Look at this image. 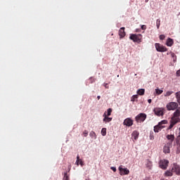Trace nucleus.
Masks as SVG:
<instances>
[{"label":"nucleus","mask_w":180,"mask_h":180,"mask_svg":"<svg viewBox=\"0 0 180 180\" xmlns=\"http://www.w3.org/2000/svg\"><path fill=\"white\" fill-rule=\"evenodd\" d=\"M180 122V107H179L175 112L173 113V116L170 120V125L167 128L168 130H171L176 123Z\"/></svg>","instance_id":"f257e3e1"},{"label":"nucleus","mask_w":180,"mask_h":180,"mask_svg":"<svg viewBox=\"0 0 180 180\" xmlns=\"http://www.w3.org/2000/svg\"><path fill=\"white\" fill-rule=\"evenodd\" d=\"M130 40H132L134 43H141V39H143V35L141 34H131L129 37Z\"/></svg>","instance_id":"f03ea898"},{"label":"nucleus","mask_w":180,"mask_h":180,"mask_svg":"<svg viewBox=\"0 0 180 180\" xmlns=\"http://www.w3.org/2000/svg\"><path fill=\"white\" fill-rule=\"evenodd\" d=\"M146 119H147V115L143 112L139 113L135 117V120L137 123H143Z\"/></svg>","instance_id":"7ed1b4c3"},{"label":"nucleus","mask_w":180,"mask_h":180,"mask_svg":"<svg viewBox=\"0 0 180 180\" xmlns=\"http://www.w3.org/2000/svg\"><path fill=\"white\" fill-rule=\"evenodd\" d=\"M153 112L156 116H164L165 108H155L153 109Z\"/></svg>","instance_id":"20e7f679"},{"label":"nucleus","mask_w":180,"mask_h":180,"mask_svg":"<svg viewBox=\"0 0 180 180\" xmlns=\"http://www.w3.org/2000/svg\"><path fill=\"white\" fill-rule=\"evenodd\" d=\"M167 110H175L178 109V103L176 102H170L166 105Z\"/></svg>","instance_id":"39448f33"},{"label":"nucleus","mask_w":180,"mask_h":180,"mask_svg":"<svg viewBox=\"0 0 180 180\" xmlns=\"http://www.w3.org/2000/svg\"><path fill=\"white\" fill-rule=\"evenodd\" d=\"M172 148V143L171 142H167L165 144L163 147V153L165 154H169L171 153V148Z\"/></svg>","instance_id":"423d86ee"},{"label":"nucleus","mask_w":180,"mask_h":180,"mask_svg":"<svg viewBox=\"0 0 180 180\" xmlns=\"http://www.w3.org/2000/svg\"><path fill=\"white\" fill-rule=\"evenodd\" d=\"M169 164V161H168L167 160L163 159L159 162V167L162 169H167V168H168Z\"/></svg>","instance_id":"0eeeda50"},{"label":"nucleus","mask_w":180,"mask_h":180,"mask_svg":"<svg viewBox=\"0 0 180 180\" xmlns=\"http://www.w3.org/2000/svg\"><path fill=\"white\" fill-rule=\"evenodd\" d=\"M118 169L120 171V175H129L130 174V171L127 168H123L122 165H120Z\"/></svg>","instance_id":"6e6552de"},{"label":"nucleus","mask_w":180,"mask_h":180,"mask_svg":"<svg viewBox=\"0 0 180 180\" xmlns=\"http://www.w3.org/2000/svg\"><path fill=\"white\" fill-rule=\"evenodd\" d=\"M155 46L157 51H159L160 53H164V52L167 51V47H165L158 43H156L155 44Z\"/></svg>","instance_id":"1a4fd4ad"},{"label":"nucleus","mask_w":180,"mask_h":180,"mask_svg":"<svg viewBox=\"0 0 180 180\" xmlns=\"http://www.w3.org/2000/svg\"><path fill=\"white\" fill-rule=\"evenodd\" d=\"M172 172L176 173V175H180V166L174 163L172 167Z\"/></svg>","instance_id":"9d476101"},{"label":"nucleus","mask_w":180,"mask_h":180,"mask_svg":"<svg viewBox=\"0 0 180 180\" xmlns=\"http://www.w3.org/2000/svg\"><path fill=\"white\" fill-rule=\"evenodd\" d=\"M124 124L128 127L133 126V120H131V118L125 119L124 120Z\"/></svg>","instance_id":"9b49d317"},{"label":"nucleus","mask_w":180,"mask_h":180,"mask_svg":"<svg viewBox=\"0 0 180 180\" xmlns=\"http://www.w3.org/2000/svg\"><path fill=\"white\" fill-rule=\"evenodd\" d=\"M124 29H125L124 27H122L119 30L120 39H123V37L126 36V32H124Z\"/></svg>","instance_id":"f8f14e48"},{"label":"nucleus","mask_w":180,"mask_h":180,"mask_svg":"<svg viewBox=\"0 0 180 180\" xmlns=\"http://www.w3.org/2000/svg\"><path fill=\"white\" fill-rule=\"evenodd\" d=\"M164 126H160V124L154 127V131L155 133H158L159 131H161L162 129H164Z\"/></svg>","instance_id":"ddd939ff"},{"label":"nucleus","mask_w":180,"mask_h":180,"mask_svg":"<svg viewBox=\"0 0 180 180\" xmlns=\"http://www.w3.org/2000/svg\"><path fill=\"white\" fill-rule=\"evenodd\" d=\"M166 139L169 141V143H172L175 140V136L174 134H168L166 136Z\"/></svg>","instance_id":"4468645a"},{"label":"nucleus","mask_w":180,"mask_h":180,"mask_svg":"<svg viewBox=\"0 0 180 180\" xmlns=\"http://www.w3.org/2000/svg\"><path fill=\"white\" fill-rule=\"evenodd\" d=\"M76 165L77 166L80 165L81 167H84V162L82 160L79 159V155H77V156Z\"/></svg>","instance_id":"2eb2a0df"},{"label":"nucleus","mask_w":180,"mask_h":180,"mask_svg":"<svg viewBox=\"0 0 180 180\" xmlns=\"http://www.w3.org/2000/svg\"><path fill=\"white\" fill-rule=\"evenodd\" d=\"M146 167L148 168V169H151V168H153V162H151L150 160H146Z\"/></svg>","instance_id":"dca6fc26"},{"label":"nucleus","mask_w":180,"mask_h":180,"mask_svg":"<svg viewBox=\"0 0 180 180\" xmlns=\"http://www.w3.org/2000/svg\"><path fill=\"white\" fill-rule=\"evenodd\" d=\"M103 116L104 117L103 120L104 122L109 123V122H112V117H107L106 112H105Z\"/></svg>","instance_id":"f3484780"},{"label":"nucleus","mask_w":180,"mask_h":180,"mask_svg":"<svg viewBox=\"0 0 180 180\" xmlns=\"http://www.w3.org/2000/svg\"><path fill=\"white\" fill-rule=\"evenodd\" d=\"M166 44L168 47L172 46V45L174 44V40L171 38H168Z\"/></svg>","instance_id":"a211bd4d"},{"label":"nucleus","mask_w":180,"mask_h":180,"mask_svg":"<svg viewBox=\"0 0 180 180\" xmlns=\"http://www.w3.org/2000/svg\"><path fill=\"white\" fill-rule=\"evenodd\" d=\"M139 133L137 131H134L131 136L132 138L134 139V140H137V139H139Z\"/></svg>","instance_id":"6ab92c4d"},{"label":"nucleus","mask_w":180,"mask_h":180,"mask_svg":"<svg viewBox=\"0 0 180 180\" xmlns=\"http://www.w3.org/2000/svg\"><path fill=\"white\" fill-rule=\"evenodd\" d=\"M173 172L172 169L171 170H167L165 173V176H172Z\"/></svg>","instance_id":"aec40b11"},{"label":"nucleus","mask_w":180,"mask_h":180,"mask_svg":"<svg viewBox=\"0 0 180 180\" xmlns=\"http://www.w3.org/2000/svg\"><path fill=\"white\" fill-rule=\"evenodd\" d=\"M89 136H90V137H91V139L96 140V134L95 133V131H91L89 134Z\"/></svg>","instance_id":"412c9836"},{"label":"nucleus","mask_w":180,"mask_h":180,"mask_svg":"<svg viewBox=\"0 0 180 180\" xmlns=\"http://www.w3.org/2000/svg\"><path fill=\"white\" fill-rule=\"evenodd\" d=\"M144 92H146V90H144L143 89H140L138 90L137 94L138 95H144Z\"/></svg>","instance_id":"4be33fe9"},{"label":"nucleus","mask_w":180,"mask_h":180,"mask_svg":"<svg viewBox=\"0 0 180 180\" xmlns=\"http://www.w3.org/2000/svg\"><path fill=\"white\" fill-rule=\"evenodd\" d=\"M170 54H171L172 58H173L174 63H176V55H175V53L172 52Z\"/></svg>","instance_id":"5701e85b"},{"label":"nucleus","mask_w":180,"mask_h":180,"mask_svg":"<svg viewBox=\"0 0 180 180\" xmlns=\"http://www.w3.org/2000/svg\"><path fill=\"white\" fill-rule=\"evenodd\" d=\"M164 92V91L160 89H155V94L156 95H161V94H162Z\"/></svg>","instance_id":"b1692460"},{"label":"nucleus","mask_w":180,"mask_h":180,"mask_svg":"<svg viewBox=\"0 0 180 180\" xmlns=\"http://www.w3.org/2000/svg\"><path fill=\"white\" fill-rule=\"evenodd\" d=\"M161 25V20L160 19H158L156 20V27H157V29H160V25Z\"/></svg>","instance_id":"393cba45"},{"label":"nucleus","mask_w":180,"mask_h":180,"mask_svg":"<svg viewBox=\"0 0 180 180\" xmlns=\"http://www.w3.org/2000/svg\"><path fill=\"white\" fill-rule=\"evenodd\" d=\"M63 180H70V176H68V174H67V172H65L64 174V176L63 178Z\"/></svg>","instance_id":"a878e982"},{"label":"nucleus","mask_w":180,"mask_h":180,"mask_svg":"<svg viewBox=\"0 0 180 180\" xmlns=\"http://www.w3.org/2000/svg\"><path fill=\"white\" fill-rule=\"evenodd\" d=\"M172 94H174V91H168L166 92V94H165V96H171V95H172Z\"/></svg>","instance_id":"bb28decb"},{"label":"nucleus","mask_w":180,"mask_h":180,"mask_svg":"<svg viewBox=\"0 0 180 180\" xmlns=\"http://www.w3.org/2000/svg\"><path fill=\"white\" fill-rule=\"evenodd\" d=\"M107 114H106V116L107 117H109L110 116V115H112V108H108V110H107Z\"/></svg>","instance_id":"cd10ccee"},{"label":"nucleus","mask_w":180,"mask_h":180,"mask_svg":"<svg viewBox=\"0 0 180 180\" xmlns=\"http://www.w3.org/2000/svg\"><path fill=\"white\" fill-rule=\"evenodd\" d=\"M137 98H139V96L138 95H134L132 96L131 97V102H134V101H136V99H137Z\"/></svg>","instance_id":"c85d7f7f"},{"label":"nucleus","mask_w":180,"mask_h":180,"mask_svg":"<svg viewBox=\"0 0 180 180\" xmlns=\"http://www.w3.org/2000/svg\"><path fill=\"white\" fill-rule=\"evenodd\" d=\"M168 123L167 120H162L160 122H159V125L162 126V124H167Z\"/></svg>","instance_id":"c756f323"},{"label":"nucleus","mask_w":180,"mask_h":180,"mask_svg":"<svg viewBox=\"0 0 180 180\" xmlns=\"http://www.w3.org/2000/svg\"><path fill=\"white\" fill-rule=\"evenodd\" d=\"M101 134H102L103 136H106V128H103V129H101Z\"/></svg>","instance_id":"7c9ffc66"},{"label":"nucleus","mask_w":180,"mask_h":180,"mask_svg":"<svg viewBox=\"0 0 180 180\" xmlns=\"http://www.w3.org/2000/svg\"><path fill=\"white\" fill-rule=\"evenodd\" d=\"M164 39H165V35L161 34V35L160 36V40H164Z\"/></svg>","instance_id":"2f4dec72"},{"label":"nucleus","mask_w":180,"mask_h":180,"mask_svg":"<svg viewBox=\"0 0 180 180\" xmlns=\"http://www.w3.org/2000/svg\"><path fill=\"white\" fill-rule=\"evenodd\" d=\"M83 134L84 136V137H86L88 136V131L85 130L84 132H83Z\"/></svg>","instance_id":"473e14b6"},{"label":"nucleus","mask_w":180,"mask_h":180,"mask_svg":"<svg viewBox=\"0 0 180 180\" xmlns=\"http://www.w3.org/2000/svg\"><path fill=\"white\" fill-rule=\"evenodd\" d=\"M110 169H112V171H113V172H116L117 169L115 167H111Z\"/></svg>","instance_id":"72a5a7b5"},{"label":"nucleus","mask_w":180,"mask_h":180,"mask_svg":"<svg viewBox=\"0 0 180 180\" xmlns=\"http://www.w3.org/2000/svg\"><path fill=\"white\" fill-rule=\"evenodd\" d=\"M141 29H142V30H146V29H147V26L141 25Z\"/></svg>","instance_id":"f704fd0d"},{"label":"nucleus","mask_w":180,"mask_h":180,"mask_svg":"<svg viewBox=\"0 0 180 180\" xmlns=\"http://www.w3.org/2000/svg\"><path fill=\"white\" fill-rule=\"evenodd\" d=\"M149 137H150V140H154V135H153V134H150Z\"/></svg>","instance_id":"c9c22d12"},{"label":"nucleus","mask_w":180,"mask_h":180,"mask_svg":"<svg viewBox=\"0 0 180 180\" xmlns=\"http://www.w3.org/2000/svg\"><path fill=\"white\" fill-rule=\"evenodd\" d=\"M176 74L177 77H180V69L176 71Z\"/></svg>","instance_id":"e433bc0d"},{"label":"nucleus","mask_w":180,"mask_h":180,"mask_svg":"<svg viewBox=\"0 0 180 180\" xmlns=\"http://www.w3.org/2000/svg\"><path fill=\"white\" fill-rule=\"evenodd\" d=\"M104 86L106 89H109V86H108V84H104Z\"/></svg>","instance_id":"4c0bfd02"},{"label":"nucleus","mask_w":180,"mask_h":180,"mask_svg":"<svg viewBox=\"0 0 180 180\" xmlns=\"http://www.w3.org/2000/svg\"><path fill=\"white\" fill-rule=\"evenodd\" d=\"M148 103H151L152 100L150 98V99L148 100Z\"/></svg>","instance_id":"58836bf2"},{"label":"nucleus","mask_w":180,"mask_h":180,"mask_svg":"<svg viewBox=\"0 0 180 180\" xmlns=\"http://www.w3.org/2000/svg\"><path fill=\"white\" fill-rule=\"evenodd\" d=\"M143 180H150V177H146Z\"/></svg>","instance_id":"ea45409f"},{"label":"nucleus","mask_w":180,"mask_h":180,"mask_svg":"<svg viewBox=\"0 0 180 180\" xmlns=\"http://www.w3.org/2000/svg\"><path fill=\"white\" fill-rule=\"evenodd\" d=\"M97 99L99 101V99H101V96H98Z\"/></svg>","instance_id":"a19ab883"},{"label":"nucleus","mask_w":180,"mask_h":180,"mask_svg":"<svg viewBox=\"0 0 180 180\" xmlns=\"http://www.w3.org/2000/svg\"><path fill=\"white\" fill-rule=\"evenodd\" d=\"M145 2H148V0H145Z\"/></svg>","instance_id":"79ce46f5"}]
</instances>
